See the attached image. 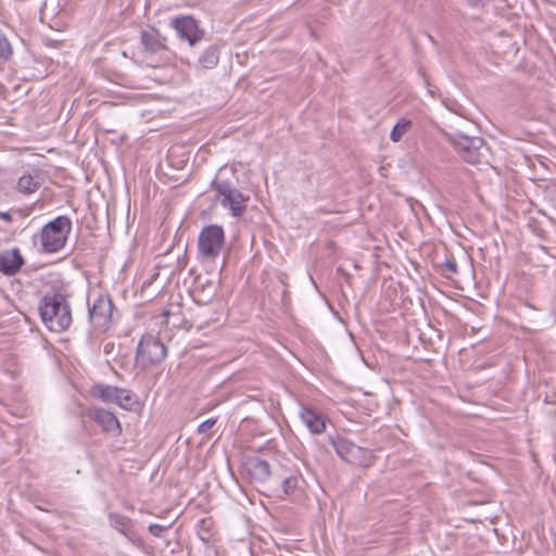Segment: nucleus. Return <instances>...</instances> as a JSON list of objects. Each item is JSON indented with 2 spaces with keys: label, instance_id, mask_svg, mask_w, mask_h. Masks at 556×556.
I'll return each instance as SVG.
<instances>
[{
  "label": "nucleus",
  "instance_id": "f257e3e1",
  "mask_svg": "<svg viewBox=\"0 0 556 556\" xmlns=\"http://www.w3.org/2000/svg\"><path fill=\"white\" fill-rule=\"evenodd\" d=\"M39 312L50 331L62 332L72 324L71 307L62 293H47L41 300Z\"/></svg>",
  "mask_w": 556,
  "mask_h": 556
},
{
  "label": "nucleus",
  "instance_id": "f03ea898",
  "mask_svg": "<svg viewBox=\"0 0 556 556\" xmlns=\"http://www.w3.org/2000/svg\"><path fill=\"white\" fill-rule=\"evenodd\" d=\"M443 136L454 147L458 155L469 164L482 162L488 154L489 149L481 137L467 136L458 130L444 131Z\"/></svg>",
  "mask_w": 556,
  "mask_h": 556
},
{
  "label": "nucleus",
  "instance_id": "7ed1b4c3",
  "mask_svg": "<svg viewBox=\"0 0 556 556\" xmlns=\"http://www.w3.org/2000/svg\"><path fill=\"white\" fill-rule=\"evenodd\" d=\"M72 230V220L65 215L58 216L41 229V247L45 252L54 253L63 249Z\"/></svg>",
  "mask_w": 556,
  "mask_h": 556
},
{
  "label": "nucleus",
  "instance_id": "20e7f679",
  "mask_svg": "<svg viewBox=\"0 0 556 556\" xmlns=\"http://www.w3.org/2000/svg\"><path fill=\"white\" fill-rule=\"evenodd\" d=\"M225 245V232L219 225L204 227L198 239L199 257L204 262H214Z\"/></svg>",
  "mask_w": 556,
  "mask_h": 556
},
{
  "label": "nucleus",
  "instance_id": "39448f33",
  "mask_svg": "<svg viewBox=\"0 0 556 556\" xmlns=\"http://www.w3.org/2000/svg\"><path fill=\"white\" fill-rule=\"evenodd\" d=\"M166 355L167 349L164 343L157 337L146 333L138 343L136 363L146 369L163 362Z\"/></svg>",
  "mask_w": 556,
  "mask_h": 556
},
{
  "label": "nucleus",
  "instance_id": "423d86ee",
  "mask_svg": "<svg viewBox=\"0 0 556 556\" xmlns=\"http://www.w3.org/2000/svg\"><path fill=\"white\" fill-rule=\"evenodd\" d=\"M329 443L336 450L338 456L346 463L355 466L368 467L372 462V453L358 446L344 437H329Z\"/></svg>",
  "mask_w": 556,
  "mask_h": 556
},
{
  "label": "nucleus",
  "instance_id": "0eeeda50",
  "mask_svg": "<svg viewBox=\"0 0 556 556\" xmlns=\"http://www.w3.org/2000/svg\"><path fill=\"white\" fill-rule=\"evenodd\" d=\"M90 394L104 403H114L125 409H132L138 403L137 395L130 390L110 384L97 383L91 388Z\"/></svg>",
  "mask_w": 556,
  "mask_h": 556
},
{
  "label": "nucleus",
  "instance_id": "6e6552de",
  "mask_svg": "<svg viewBox=\"0 0 556 556\" xmlns=\"http://www.w3.org/2000/svg\"><path fill=\"white\" fill-rule=\"evenodd\" d=\"M212 188L216 191L220 204L228 207L233 216H241L245 212L249 198L232 188L229 182L214 180Z\"/></svg>",
  "mask_w": 556,
  "mask_h": 556
},
{
  "label": "nucleus",
  "instance_id": "1a4fd4ad",
  "mask_svg": "<svg viewBox=\"0 0 556 556\" xmlns=\"http://www.w3.org/2000/svg\"><path fill=\"white\" fill-rule=\"evenodd\" d=\"M113 302L108 294H99L89 306V319L98 331H106L112 324Z\"/></svg>",
  "mask_w": 556,
  "mask_h": 556
},
{
  "label": "nucleus",
  "instance_id": "9d476101",
  "mask_svg": "<svg viewBox=\"0 0 556 556\" xmlns=\"http://www.w3.org/2000/svg\"><path fill=\"white\" fill-rule=\"evenodd\" d=\"M170 26L180 39L187 40L191 47L197 45L204 35L198 22L192 16H178L172 20Z\"/></svg>",
  "mask_w": 556,
  "mask_h": 556
},
{
  "label": "nucleus",
  "instance_id": "9b49d317",
  "mask_svg": "<svg viewBox=\"0 0 556 556\" xmlns=\"http://www.w3.org/2000/svg\"><path fill=\"white\" fill-rule=\"evenodd\" d=\"M87 416L92 419L103 432L113 437H118L122 433V426L112 412L93 406L88 408Z\"/></svg>",
  "mask_w": 556,
  "mask_h": 556
},
{
  "label": "nucleus",
  "instance_id": "f8f14e48",
  "mask_svg": "<svg viewBox=\"0 0 556 556\" xmlns=\"http://www.w3.org/2000/svg\"><path fill=\"white\" fill-rule=\"evenodd\" d=\"M25 260L22 256L18 248L3 250L0 252V273L5 276H14L17 274Z\"/></svg>",
  "mask_w": 556,
  "mask_h": 556
},
{
  "label": "nucleus",
  "instance_id": "ddd939ff",
  "mask_svg": "<svg viewBox=\"0 0 556 556\" xmlns=\"http://www.w3.org/2000/svg\"><path fill=\"white\" fill-rule=\"evenodd\" d=\"M245 469L250 479L255 483H264L270 477L268 462L260 457H251L245 463Z\"/></svg>",
  "mask_w": 556,
  "mask_h": 556
},
{
  "label": "nucleus",
  "instance_id": "4468645a",
  "mask_svg": "<svg viewBox=\"0 0 556 556\" xmlns=\"http://www.w3.org/2000/svg\"><path fill=\"white\" fill-rule=\"evenodd\" d=\"M140 40L144 50L149 53H157L166 49L165 37L161 36L155 28L141 30Z\"/></svg>",
  "mask_w": 556,
  "mask_h": 556
},
{
  "label": "nucleus",
  "instance_id": "2eb2a0df",
  "mask_svg": "<svg viewBox=\"0 0 556 556\" xmlns=\"http://www.w3.org/2000/svg\"><path fill=\"white\" fill-rule=\"evenodd\" d=\"M109 521L111 527L125 535L129 541H135L137 533L134 528V522L130 518L118 513H111L109 515Z\"/></svg>",
  "mask_w": 556,
  "mask_h": 556
},
{
  "label": "nucleus",
  "instance_id": "dca6fc26",
  "mask_svg": "<svg viewBox=\"0 0 556 556\" xmlns=\"http://www.w3.org/2000/svg\"><path fill=\"white\" fill-rule=\"evenodd\" d=\"M300 418L314 434H320L326 429V422L323 416L311 408L304 407L300 413Z\"/></svg>",
  "mask_w": 556,
  "mask_h": 556
},
{
  "label": "nucleus",
  "instance_id": "f3484780",
  "mask_svg": "<svg viewBox=\"0 0 556 556\" xmlns=\"http://www.w3.org/2000/svg\"><path fill=\"white\" fill-rule=\"evenodd\" d=\"M219 61V50L216 46L207 47L199 56L198 63L204 70L214 68Z\"/></svg>",
  "mask_w": 556,
  "mask_h": 556
},
{
  "label": "nucleus",
  "instance_id": "a211bd4d",
  "mask_svg": "<svg viewBox=\"0 0 556 556\" xmlns=\"http://www.w3.org/2000/svg\"><path fill=\"white\" fill-rule=\"evenodd\" d=\"M40 187V182L37 177L26 174L18 178L16 182V190L23 194L35 193Z\"/></svg>",
  "mask_w": 556,
  "mask_h": 556
},
{
  "label": "nucleus",
  "instance_id": "6ab92c4d",
  "mask_svg": "<svg viewBox=\"0 0 556 556\" xmlns=\"http://www.w3.org/2000/svg\"><path fill=\"white\" fill-rule=\"evenodd\" d=\"M412 122L406 118H401L392 128L390 139L393 142H400L403 136L410 129Z\"/></svg>",
  "mask_w": 556,
  "mask_h": 556
},
{
  "label": "nucleus",
  "instance_id": "aec40b11",
  "mask_svg": "<svg viewBox=\"0 0 556 556\" xmlns=\"http://www.w3.org/2000/svg\"><path fill=\"white\" fill-rule=\"evenodd\" d=\"M13 54L12 46L3 33H0V59L9 60Z\"/></svg>",
  "mask_w": 556,
  "mask_h": 556
},
{
  "label": "nucleus",
  "instance_id": "412c9836",
  "mask_svg": "<svg viewBox=\"0 0 556 556\" xmlns=\"http://www.w3.org/2000/svg\"><path fill=\"white\" fill-rule=\"evenodd\" d=\"M281 486H282L283 494L289 495V494L293 493V491L298 486V478L295 476H289V477L285 478L281 483Z\"/></svg>",
  "mask_w": 556,
  "mask_h": 556
},
{
  "label": "nucleus",
  "instance_id": "4be33fe9",
  "mask_svg": "<svg viewBox=\"0 0 556 556\" xmlns=\"http://www.w3.org/2000/svg\"><path fill=\"white\" fill-rule=\"evenodd\" d=\"M168 526H162L157 523H153L149 526V531L152 535L156 538L163 536V533L168 529Z\"/></svg>",
  "mask_w": 556,
  "mask_h": 556
},
{
  "label": "nucleus",
  "instance_id": "5701e85b",
  "mask_svg": "<svg viewBox=\"0 0 556 556\" xmlns=\"http://www.w3.org/2000/svg\"><path fill=\"white\" fill-rule=\"evenodd\" d=\"M215 422H216V420L213 418L206 419L205 421H203L199 425L198 432L199 433H207L213 428Z\"/></svg>",
  "mask_w": 556,
  "mask_h": 556
},
{
  "label": "nucleus",
  "instance_id": "b1692460",
  "mask_svg": "<svg viewBox=\"0 0 556 556\" xmlns=\"http://www.w3.org/2000/svg\"><path fill=\"white\" fill-rule=\"evenodd\" d=\"M444 267L450 271V274H456L457 273V264H456V261L453 257H447L444 261Z\"/></svg>",
  "mask_w": 556,
  "mask_h": 556
},
{
  "label": "nucleus",
  "instance_id": "393cba45",
  "mask_svg": "<svg viewBox=\"0 0 556 556\" xmlns=\"http://www.w3.org/2000/svg\"><path fill=\"white\" fill-rule=\"evenodd\" d=\"M0 219L10 223L13 220V217L9 212H0Z\"/></svg>",
  "mask_w": 556,
  "mask_h": 556
},
{
  "label": "nucleus",
  "instance_id": "a878e982",
  "mask_svg": "<svg viewBox=\"0 0 556 556\" xmlns=\"http://www.w3.org/2000/svg\"><path fill=\"white\" fill-rule=\"evenodd\" d=\"M468 1L473 7H480V5H484L486 0H468Z\"/></svg>",
  "mask_w": 556,
  "mask_h": 556
},
{
  "label": "nucleus",
  "instance_id": "bb28decb",
  "mask_svg": "<svg viewBox=\"0 0 556 556\" xmlns=\"http://www.w3.org/2000/svg\"><path fill=\"white\" fill-rule=\"evenodd\" d=\"M104 352H105V353H109V352H110L109 344H106V345L104 346Z\"/></svg>",
  "mask_w": 556,
  "mask_h": 556
}]
</instances>
